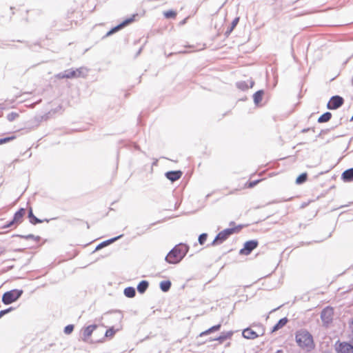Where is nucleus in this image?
<instances>
[{"label":"nucleus","mask_w":353,"mask_h":353,"mask_svg":"<svg viewBox=\"0 0 353 353\" xmlns=\"http://www.w3.org/2000/svg\"><path fill=\"white\" fill-rule=\"evenodd\" d=\"M77 72H74V70L69 69L59 73L57 77L59 79H72L77 78Z\"/></svg>","instance_id":"f8f14e48"},{"label":"nucleus","mask_w":353,"mask_h":353,"mask_svg":"<svg viewBox=\"0 0 353 353\" xmlns=\"http://www.w3.org/2000/svg\"><path fill=\"white\" fill-rule=\"evenodd\" d=\"M124 294L128 298H133L136 295L135 289L133 287H128L124 290Z\"/></svg>","instance_id":"393cba45"},{"label":"nucleus","mask_w":353,"mask_h":353,"mask_svg":"<svg viewBox=\"0 0 353 353\" xmlns=\"http://www.w3.org/2000/svg\"><path fill=\"white\" fill-rule=\"evenodd\" d=\"M295 339L298 345L302 349L310 350L314 346L313 336L307 330L301 329L296 331Z\"/></svg>","instance_id":"f03ea898"},{"label":"nucleus","mask_w":353,"mask_h":353,"mask_svg":"<svg viewBox=\"0 0 353 353\" xmlns=\"http://www.w3.org/2000/svg\"><path fill=\"white\" fill-rule=\"evenodd\" d=\"M172 283L170 281H163L160 283V288L163 292H168L171 288Z\"/></svg>","instance_id":"5701e85b"},{"label":"nucleus","mask_w":353,"mask_h":353,"mask_svg":"<svg viewBox=\"0 0 353 353\" xmlns=\"http://www.w3.org/2000/svg\"><path fill=\"white\" fill-rule=\"evenodd\" d=\"M73 330H74V325L72 324L68 325L64 328V333L65 334H70L72 332Z\"/></svg>","instance_id":"473e14b6"},{"label":"nucleus","mask_w":353,"mask_h":353,"mask_svg":"<svg viewBox=\"0 0 353 353\" xmlns=\"http://www.w3.org/2000/svg\"><path fill=\"white\" fill-rule=\"evenodd\" d=\"M123 236V234H121L119 236H117L116 237H114V238H112L110 239H108V240H106L102 243H101L100 244H99L97 248H96V250H100L102 248L112 243H114V241H116L117 240L119 239L120 238H121Z\"/></svg>","instance_id":"dca6fc26"},{"label":"nucleus","mask_w":353,"mask_h":353,"mask_svg":"<svg viewBox=\"0 0 353 353\" xmlns=\"http://www.w3.org/2000/svg\"><path fill=\"white\" fill-rule=\"evenodd\" d=\"M74 72H77V78L81 77H84V74H83V68H82L74 70Z\"/></svg>","instance_id":"e433bc0d"},{"label":"nucleus","mask_w":353,"mask_h":353,"mask_svg":"<svg viewBox=\"0 0 353 353\" xmlns=\"http://www.w3.org/2000/svg\"><path fill=\"white\" fill-rule=\"evenodd\" d=\"M164 16L167 19L174 18L176 15V12L173 10H168L164 12Z\"/></svg>","instance_id":"c85d7f7f"},{"label":"nucleus","mask_w":353,"mask_h":353,"mask_svg":"<svg viewBox=\"0 0 353 353\" xmlns=\"http://www.w3.org/2000/svg\"><path fill=\"white\" fill-rule=\"evenodd\" d=\"M149 286V283L147 281H141L137 285V290L139 293H144Z\"/></svg>","instance_id":"412c9836"},{"label":"nucleus","mask_w":353,"mask_h":353,"mask_svg":"<svg viewBox=\"0 0 353 353\" xmlns=\"http://www.w3.org/2000/svg\"><path fill=\"white\" fill-rule=\"evenodd\" d=\"M259 182V180L251 181L249 184V188L254 187Z\"/></svg>","instance_id":"4c0bfd02"},{"label":"nucleus","mask_w":353,"mask_h":353,"mask_svg":"<svg viewBox=\"0 0 353 353\" xmlns=\"http://www.w3.org/2000/svg\"><path fill=\"white\" fill-rule=\"evenodd\" d=\"M310 130V128H304L301 130V132L305 133V132H308Z\"/></svg>","instance_id":"ea45409f"},{"label":"nucleus","mask_w":353,"mask_h":353,"mask_svg":"<svg viewBox=\"0 0 353 353\" xmlns=\"http://www.w3.org/2000/svg\"><path fill=\"white\" fill-rule=\"evenodd\" d=\"M44 221H46V222H49L48 219H45Z\"/></svg>","instance_id":"c03bdc74"},{"label":"nucleus","mask_w":353,"mask_h":353,"mask_svg":"<svg viewBox=\"0 0 353 353\" xmlns=\"http://www.w3.org/2000/svg\"><path fill=\"white\" fill-rule=\"evenodd\" d=\"M26 214V210L24 208H20L18 211H17L13 216V219L12 221L8 222L6 225L5 228H9L14 225H17L22 222L23 218Z\"/></svg>","instance_id":"0eeeda50"},{"label":"nucleus","mask_w":353,"mask_h":353,"mask_svg":"<svg viewBox=\"0 0 353 353\" xmlns=\"http://www.w3.org/2000/svg\"><path fill=\"white\" fill-rule=\"evenodd\" d=\"M137 16V14H134L131 17L126 19L122 23H121L120 24L117 25V26L112 28L110 31H108L106 34V36L107 37L110 36V35L115 33L116 32L119 31V30L122 29L125 26L129 25L130 23H131L132 22H133L134 21V18Z\"/></svg>","instance_id":"9d476101"},{"label":"nucleus","mask_w":353,"mask_h":353,"mask_svg":"<svg viewBox=\"0 0 353 353\" xmlns=\"http://www.w3.org/2000/svg\"><path fill=\"white\" fill-rule=\"evenodd\" d=\"M264 94V91L263 90H258L253 95V99L255 105H259L262 101V98Z\"/></svg>","instance_id":"aec40b11"},{"label":"nucleus","mask_w":353,"mask_h":353,"mask_svg":"<svg viewBox=\"0 0 353 353\" xmlns=\"http://www.w3.org/2000/svg\"><path fill=\"white\" fill-rule=\"evenodd\" d=\"M280 352H281V351H277V352H276V353H280Z\"/></svg>","instance_id":"a18cd8bd"},{"label":"nucleus","mask_w":353,"mask_h":353,"mask_svg":"<svg viewBox=\"0 0 353 353\" xmlns=\"http://www.w3.org/2000/svg\"><path fill=\"white\" fill-rule=\"evenodd\" d=\"M335 350L337 353H353V345L347 342L337 341L335 343Z\"/></svg>","instance_id":"39448f33"},{"label":"nucleus","mask_w":353,"mask_h":353,"mask_svg":"<svg viewBox=\"0 0 353 353\" xmlns=\"http://www.w3.org/2000/svg\"><path fill=\"white\" fill-rule=\"evenodd\" d=\"M350 121H353V114H352V117L350 119Z\"/></svg>","instance_id":"37998d69"},{"label":"nucleus","mask_w":353,"mask_h":353,"mask_svg":"<svg viewBox=\"0 0 353 353\" xmlns=\"http://www.w3.org/2000/svg\"><path fill=\"white\" fill-rule=\"evenodd\" d=\"M97 327V325H90L83 329L82 340L85 342L88 341V338L92 335L94 330Z\"/></svg>","instance_id":"9b49d317"},{"label":"nucleus","mask_w":353,"mask_h":353,"mask_svg":"<svg viewBox=\"0 0 353 353\" xmlns=\"http://www.w3.org/2000/svg\"><path fill=\"white\" fill-rule=\"evenodd\" d=\"M208 237V234L206 233H203L199 235L198 241L201 245H203L206 241Z\"/></svg>","instance_id":"2f4dec72"},{"label":"nucleus","mask_w":353,"mask_h":353,"mask_svg":"<svg viewBox=\"0 0 353 353\" xmlns=\"http://www.w3.org/2000/svg\"><path fill=\"white\" fill-rule=\"evenodd\" d=\"M13 310V307H10L8 309H6V310H1L0 311V318H1L3 316H4L5 314L9 313L10 312L12 311Z\"/></svg>","instance_id":"f704fd0d"},{"label":"nucleus","mask_w":353,"mask_h":353,"mask_svg":"<svg viewBox=\"0 0 353 353\" xmlns=\"http://www.w3.org/2000/svg\"><path fill=\"white\" fill-rule=\"evenodd\" d=\"M28 217L30 219V222L33 224V225H36L37 223H41L42 222H43L44 221L43 220H41V219H39V218L36 217L33 212H32V208H30L29 209V211H28Z\"/></svg>","instance_id":"6ab92c4d"},{"label":"nucleus","mask_w":353,"mask_h":353,"mask_svg":"<svg viewBox=\"0 0 353 353\" xmlns=\"http://www.w3.org/2000/svg\"><path fill=\"white\" fill-rule=\"evenodd\" d=\"M288 320L286 317L281 319L272 327V332H276L286 325Z\"/></svg>","instance_id":"a211bd4d"},{"label":"nucleus","mask_w":353,"mask_h":353,"mask_svg":"<svg viewBox=\"0 0 353 353\" xmlns=\"http://www.w3.org/2000/svg\"><path fill=\"white\" fill-rule=\"evenodd\" d=\"M188 250V245L183 243H179L168 252L165 260L170 264H176L184 258Z\"/></svg>","instance_id":"f257e3e1"},{"label":"nucleus","mask_w":353,"mask_h":353,"mask_svg":"<svg viewBox=\"0 0 353 353\" xmlns=\"http://www.w3.org/2000/svg\"><path fill=\"white\" fill-rule=\"evenodd\" d=\"M236 228H227L220 232L214 239L212 245L221 244L225 241L230 235L235 232Z\"/></svg>","instance_id":"20e7f679"},{"label":"nucleus","mask_w":353,"mask_h":353,"mask_svg":"<svg viewBox=\"0 0 353 353\" xmlns=\"http://www.w3.org/2000/svg\"><path fill=\"white\" fill-rule=\"evenodd\" d=\"M350 328L351 331L353 332V319H352L350 321Z\"/></svg>","instance_id":"58836bf2"},{"label":"nucleus","mask_w":353,"mask_h":353,"mask_svg":"<svg viewBox=\"0 0 353 353\" xmlns=\"http://www.w3.org/2000/svg\"><path fill=\"white\" fill-rule=\"evenodd\" d=\"M239 17H236L232 22L230 28L227 30L225 34H230L232 30H234V28L236 26V25L238 24L239 23Z\"/></svg>","instance_id":"bb28decb"},{"label":"nucleus","mask_w":353,"mask_h":353,"mask_svg":"<svg viewBox=\"0 0 353 353\" xmlns=\"http://www.w3.org/2000/svg\"><path fill=\"white\" fill-rule=\"evenodd\" d=\"M242 334L244 338L248 339H254L259 336L256 332L249 327L244 329Z\"/></svg>","instance_id":"4468645a"},{"label":"nucleus","mask_w":353,"mask_h":353,"mask_svg":"<svg viewBox=\"0 0 353 353\" xmlns=\"http://www.w3.org/2000/svg\"><path fill=\"white\" fill-rule=\"evenodd\" d=\"M17 117H18V114L14 113V112H11L8 114L7 119L8 121H12Z\"/></svg>","instance_id":"c9c22d12"},{"label":"nucleus","mask_w":353,"mask_h":353,"mask_svg":"<svg viewBox=\"0 0 353 353\" xmlns=\"http://www.w3.org/2000/svg\"><path fill=\"white\" fill-rule=\"evenodd\" d=\"M3 252V250L0 248V255Z\"/></svg>","instance_id":"79ce46f5"},{"label":"nucleus","mask_w":353,"mask_h":353,"mask_svg":"<svg viewBox=\"0 0 353 353\" xmlns=\"http://www.w3.org/2000/svg\"><path fill=\"white\" fill-rule=\"evenodd\" d=\"M14 137H8L0 139V145L9 142L10 141L14 139Z\"/></svg>","instance_id":"72a5a7b5"},{"label":"nucleus","mask_w":353,"mask_h":353,"mask_svg":"<svg viewBox=\"0 0 353 353\" xmlns=\"http://www.w3.org/2000/svg\"><path fill=\"white\" fill-rule=\"evenodd\" d=\"M307 175L306 173H302L301 174H300L296 179V183L297 184H301L303 183H304L306 180H307Z\"/></svg>","instance_id":"cd10ccee"},{"label":"nucleus","mask_w":353,"mask_h":353,"mask_svg":"<svg viewBox=\"0 0 353 353\" xmlns=\"http://www.w3.org/2000/svg\"><path fill=\"white\" fill-rule=\"evenodd\" d=\"M258 246V241L250 240L244 243V246L240 250L239 253L243 255L250 254Z\"/></svg>","instance_id":"1a4fd4ad"},{"label":"nucleus","mask_w":353,"mask_h":353,"mask_svg":"<svg viewBox=\"0 0 353 353\" xmlns=\"http://www.w3.org/2000/svg\"><path fill=\"white\" fill-rule=\"evenodd\" d=\"M182 174L183 173L180 170L169 171L165 173V176L172 182H174L179 179L181 177Z\"/></svg>","instance_id":"ddd939ff"},{"label":"nucleus","mask_w":353,"mask_h":353,"mask_svg":"<svg viewBox=\"0 0 353 353\" xmlns=\"http://www.w3.org/2000/svg\"><path fill=\"white\" fill-rule=\"evenodd\" d=\"M280 352H281V351H277V352H276V353H280Z\"/></svg>","instance_id":"49530a36"},{"label":"nucleus","mask_w":353,"mask_h":353,"mask_svg":"<svg viewBox=\"0 0 353 353\" xmlns=\"http://www.w3.org/2000/svg\"><path fill=\"white\" fill-rule=\"evenodd\" d=\"M232 335H233V332L232 331H228V332H222L219 337L215 338L213 340L214 341H219L221 343L225 340L230 339Z\"/></svg>","instance_id":"f3484780"},{"label":"nucleus","mask_w":353,"mask_h":353,"mask_svg":"<svg viewBox=\"0 0 353 353\" xmlns=\"http://www.w3.org/2000/svg\"><path fill=\"white\" fill-rule=\"evenodd\" d=\"M116 332L113 327L108 329L105 333V337H112Z\"/></svg>","instance_id":"7c9ffc66"},{"label":"nucleus","mask_w":353,"mask_h":353,"mask_svg":"<svg viewBox=\"0 0 353 353\" xmlns=\"http://www.w3.org/2000/svg\"><path fill=\"white\" fill-rule=\"evenodd\" d=\"M332 118V114L330 112H326L323 113L322 115H321L318 119L319 123H325L327 122L330 120Z\"/></svg>","instance_id":"b1692460"},{"label":"nucleus","mask_w":353,"mask_h":353,"mask_svg":"<svg viewBox=\"0 0 353 353\" xmlns=\"http://www.w3.org/2000/svg\"><path fill=\"white\" fill-rule=\"evenodd\" d=\"M342 179L345 182L353 181V168L347 169L343 172Z\"/></svg>","instance_id":"2eb2a0df"},{"label":"nucleus","mask_w":353,"mask_h":353,"mask_svg":"<svg viewBox=\"0 0 353 353\" xmlns=\"http://www.w3.org/2000/svg\"><path fill=\"white\" fill-rule=\"evenodd\" d=\"M221 324H218V325H214V326L211 327L210 328H209L208 330H205V332H203L201 334V336L206 335V334H208L212 333L213 332L218 331L221 328Z\"/></svg>","instance_id":"a878e982"},{"label":"nucleus","mask_w":353,"mask_h":353,"mask_svg":"<svg viewBox=\"0 0 353 353\" xmlns=\"http://www.w3.org/2000/svg\"><path fill=\"white\" fill-rule=\"evenodd\" d=\"M153 224H151L150 225L148 226L147 228L145 229V230H148L150 228V226L152 225Z\"/></svg>","instance_id":"a19ab883"},{"label":"nucleus","mask_w":353,"mask_h":353,"mask_svg":"<svg viewBox=\"0 0 353 353\" xmlns=\"http://www.w3.org/2000/svg\"><path fill=\"white\" fill-rule=\"evenodd\" d=\"M18 236L25 239H34L37 241H39L40 237L39 236H35L33 234H28V235H18Z\"/></svg>","instance_id":"c756f323"},{"label":"nucleus","mask_w":353,"mask_h":353,"mask_svg":"<svg viewBox=\"0 0 353 353\" xmlns=\"http://www.w3.org/2000/svg\"><path fill=\"white\" fill-rule=\"evenodd\" d=\"M344 103L343 97L339 95H335L331 97L330 100L327 104V108L329 110H336L340 108Z\"/></svg>","instance_id":"6e6552de"},{"label":"nucleus","mask_w":353,"mask_h":353,"mask_svg":"<svg viewBox=\"0 0 353 353\" xmlns=\"http://www.w3.org/2000/svg\"><path fill=\"white\" fill-rule=\"evenodd\" d=\"M254 82L252 80L250 81V85L245 81H239L236 83V86L238 88L245 90L248 89L249 88H252L254 85Z\"/></svg>","instance_id":"4be33fe9"},{"label":"nucleus","mask_w":353,"mask_h":353,"mask_svg":"<svg viewBox=\"0 0 353 353\" xmlns=\"http://www.w3.org/2000/svg\"><path fill=\"white\" fill-rule=\"evenodd\" d=\"M22 290L14 289L6 292L2 296V302L5 305H9L17 301L23 294Z\"/></svg>","instance_id":"7ed1b4c3"},{"label":"nucleus","mask_w":353,"mask_h":353,"mask_svg":"<svg viewBox=\"0 0 353 353\" xmlns=\"http://www.w3.org/2000/svg\"><path fill=\"white\" fill-rule=\"evenodd\" d=\"M333 314V309L330 307H326L322 310L321 319L324 325H328L332 321Z\"/></svg>","instance_id":"423d86ee"}]
</instances>
